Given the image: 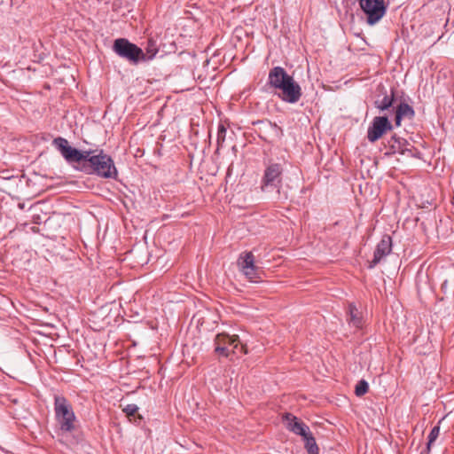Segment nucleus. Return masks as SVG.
I'll list each match as a JSON object with an SVG mask.
<instances>
[{
  "label": "nucleus",
  "instance_id": "nucleus-1",
  "mask_svg": "<svg viewBox=\"0 0 454 454\" xmlns=\"http://www.w3.org/2000/svg\"><path fill=\"white\" fill-rule=\"evenodd\" d=\"M52 145L68 163H82V169L103 178L117 177L118 172L113 159L103 151L97 155H92V151L77 150L70 146L68 141L61 137L54 138Z\"/></svg>",
  "mask_w": 454,
  "mask_h": 454
},
{
  "label": "nucleus",
  "instance_id": "nucleus-2",
  "mask_svg": "<svg viewBox=\"0 0 454 454\" xmlns=\"http://www.w3.org/2000/svg\"><path fill=\"white\" fill-rule=\"evenodd\" d=\"M54 412L61 431L68 433L75 428L76 417L71 403L62 395L54 396Z\"/></svg>",
  "mask_w": 454,
  "mask_h": 454
},
{
  "label": "nucleus",
  "instance_id": "nucleus-3",
  "mask_svg": "<svg viewBox=\"0 0 454 454\" xmlns=\"http://www.w3.org/2000/svg\"><path fill=\"white\" fill-rule=\"evenodd\" d=\"M113 50L118 56L134 64H137L141 60H146V56L142 49L130 43L126 38H118L114 40Z\"/></svg>",
  "mask_w": 454,
  "mask_h": 454
},
{
  "label": "nucleus",
  "instance_id": "nucleus-4",
  "mask_svg": "<svg viewBox=\"0 0 454 454\" xmlns=\"http://www.w3.org/2000/svg\"><path fill=\"white\" fill-rule=\"evenodd\" d=\"M215 351L220 356H228L230 353L236 354L239 347L240 346V352L247 354V350L244 344L240 343L238 335H229L225 333H219L215 339Z\"/></svg>",
  "mask_w": 454,
  "mask_h": 454
},
{
  "label": "nucleus",
  "instance_id": "nucleus-5",
  "mask_svg": "<svg viewBox=\"0 0 454 454\" xmlns=\"http://www.w3.org/2000/svg\"><path fill=\"white\" fill-rule=\"evenodd\" d=\"M359 5L366 15L367 23L371 26L378 23L387 12L385 0H359Z\"/></svg>",
  "mask_w": 454,
  "mask_h": 454
},
{
  "label": "nucleus",
  "instance_id": "nucleus-6",
  "mask_svg": "<svg viewBox=\"0 0 454 454\" xmlns=\"http://www.w3.org/2000/svg\"><path fill=\"white\" fill-rule=\"evenodd\" d=\"M283 168L279 163H271L264 170L261 190L268 192L273 189H279L282 184Z\"/></svg>",
  "mask_w": 454,
  "mask_h": 454
},
{
  "label": "nucleus",
  "instance_id": "nucleus-7",
  "mask_svg": "<svg viewBox=\"0 0 454 454\" xmlns=\"http://www.w3.org/2000/svg\"><path fill=\"white\" fill-rule=\"evenodd\" d=\"M278 90L281 91L278 97L290 104L297 103L302 95L301 86L294 80L293 76H290Z\"/></svg>",
  "mask_w": 454,
  "mask_h": 454
},
{
  "label": "nucleus",
  "instance_id": "nucleus-8",
  "mask_svg": "<svg viewBox=\"0 0 454 454\" xmlns=\"http://www.w3.org/2000/svg\"><path fill=\"white\" fill-rule=\"evenodd\" d=\"M391 129L392 124L387 116H376L368 128L367 138L371 143H374Z\"/></svg>",
  "mask_w": 454,
  "mask_h": 454
},
{
  "label": "nucleus",
  "instance_id": "nucleus-9",
  "mask_svg": "<svg viewBox=\"0 0 454 454\" xmlns=\"http://www.w3.org/2000/svg\"><path fill=\"white\" fill-rule=\"evenodd\" d=\"M392 250V239L388 235L384 236L376 247L373 259L369 263V268H374L380 261L390 254Z\"/></svg>",
  "mask_w": 454,
  "mask_h": 454
},
{
  "label": "nucleus",
  "instance_id": "nucleus-10",
  "mask_svg": "<svg viewBox=\"0 0 454 454\" xmlns=\"http://www.w3.org/2000/svg\"><path fill=\"white\" fill-rule=\"evenodd\" d=\"M283 422L289 431L297 435L305 436L309 431V427L305 423L291 413H286L283 416Z\"/></svg>",
  "mask_w": 454,
  "mask_h": 454
},
{
  "label": "nucleus",
  "instance_id": "nucleus-11",
  "mask_svg": "<svg viewBox=\"0 0 454 454\" xmlns=\"http://www.w3.org/2000/svg\"><path fill=\"white\" fill-rule=\"evenodd\" d=\"M389 151L385 154L389 156L395 153L405 154L406 153L411 154V149L408 146L411 145L405 139L392 136L387 141Z\"/></svg>",
  "mask_w": 454,
  "mask_h": 454
},
{
  "label": "nucleus",
  "instance_id": "nucleus-12",
  "mask_svg": "<svg viewBox=\"0 0 454 454\" xmlns=\"http://www.w3.org/2000/svg\"><path fill=\"white\" fill-rule=\"evenodd\" d=\"M281 67H274L269 72L268 84L274 89H278L290 77Z\"/></svg>",
  "mask_w": 454,
  "mask_h": 454
},
{
  "label": "nucleus",
  "instance_id": "nucleus-13",
  "mask_svg": "<svg viewBox=\"0 0 454 454\" xmlns=\"http://www.w3.org/2000/svg\"><path fill=\"white\" fill-rule=\"evenodd\" d=\"M415 112L413 108L407 103H401L398 105L395 111V124L399 126L403 118L412 119Z\"/></svg>",
  "mask_w": 454,
  "mask_h": 454
},
{
  "label": "nucleus",
  "instance_id": "nucleus-14",
  "mask_svg": "<svg viewBox=\"0 0 454 454\" xmlns=\"http://www.w3.org/2000/svg\"><path fill=\"white\" fill-rule=\"evenodd\" d=\"M348 325L355 328H361L363 325V317L358 309L354 304L348 305Z\"/></svg>",
  "mask_w": 454,
  "mask_h": 454
},
{
  "label": "nucleus",
  "instance_id": "nucleus-15",
  "mask_svg": "<svg viewBox=\"0 0 454 454\" xmlns=\"http://www.w3.org/2000/svg\"><path fill=\"white\" fill-rule=\"evenodd\" d=\"M239 270L256 266L254 263V255L252 252H244L240 254L238 259Z\"/></svg>",
  "mask_w": 454,
  "mask_h": 454
},
{
  "label": "nucleus",
  "instance_id": "nucleus-16",
  "mask_svg": "<svg viewBox=\"0 0 454 454\" xmlns=\"http://www.w3.org/2000/svg\"><path fill=\"white\" fill-rule=\"evenodd\" d=\"M304 441L305 449L309 454H318L319 449L317 445L316 440L311 434L310 430L306 433L305 436H301Z\"/></svg>",
  "mask_w": 454,
  "mask_h": 454
},
{
  "label": "nucleus",
  "instance_id": "nucleus-17",
  "mask_svg": "<svg viewBox=\"0 0 454 454\" xmlns=\"http://www.w3.org/2000/svg\"><path fill=\"white\" fill-rule=\"evenodd\" d=\"M394 102V92L392 91L390 95L385 94L381 99H376L374 102L375 107H377L380 111H385L389 109L392 106Z\"/></svg>",
  "mask_w": 454,
  "mask_h": 454
},
{
  "label": "nucleus",
  "instance_id": "nucleus-18",
  "mask_svg": "<svg viewBox=\"0 0 454 454\" xmlns=\"http://www.w3.org/2000/svg\"><path fill=\"white\" fill-rule=\"evenodd\" d=\"M240 271L251 282L256 283L261 279L262 270L257 266L241 270Z\"/></svg>",
  "mask_w": 454,
  "mask_h": 454
},
{
  "label": "nucleus",
  "instance_id": "nucleus-19",
  "mask_svg": "<svg viewBox=\"0 0 454 454\" xmlns=\"http://www.w3.org/2000/svg\"><path fill=\"white\" fill-rule=\"evenodd\" d=\"M145 51H146V53H145V54L146 56V60L153 59L158 52V46H157L156 42L151 38L148 39L147 45L145 47Z\"/></svg>",
  "mask_w": 454,
  "mask_h": 454
},
{
  "label": "nucleus",
  "instance_id": "nucleus-20",
  "mask_svg": "<svg viewBox=\"0 0 454 454\" xmlns=\"http://www.w3.org/2000/svg\"><path fill=\"white\" fill-rule=\"evenodd\" d=\"M368 389H369L368 382L364 380H361L360 381H358L357 385L356 386L355 394L357 396H362L368 392Z\"/></svg>",
  "mask_w": 454,
  "mask_h": 454
},
{
  "label": "nucleus",
  "instance_id": "nucleus-21",
  "mask_svg": "<svg viewBox=\"0 0 454 454\" xmlns=\"http://www.w3.org/2000/svg\"><path fill=\"white\" fill-rule=\"evenodd\" d=\"M440 434V427L438 426L434 427L428 434L427 449H430L431 444L437 439Z\"/></svg>",
  "mask_w": 454,
  "mask_h": 454
},
{
  "label": "nucleus",
  "instance_id": "nucleus-22",
  "mask_svg": "<svg viewBox=\"0 0 454 454\" xmlns=\"http://www.w3.org/2000/svg\"><path fill=\"white\" fill-rule=\"evenodd\" d=\"M226 131H227L226 128L223 124H220L218 126V130H217V145H218V148L222 145V144L225 140Z\"/></svg>",
  "mask_w": 454,
  "mask_h": 454
},
{
  "label": "nucleus",
  "instance_id": "nucleus-23",
  "mask_svg": "<svg viewBox=\"0 0 454 454\" xmlns=\"http://www.w3.org/2000/svg\"><path fill=\"white\" fill-rule=\"evenodd\" d=\"M138 407L136 404H128L124 409L123 411L126 413L127 416H134L136 412L137 411Z\"/></svg>",
  "mask_w": 454,
  "mask_h": 454
}]
</instances>
